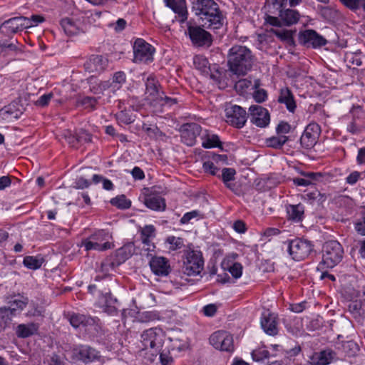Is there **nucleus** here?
<instances>
[{
	"instance_id": "obj_19",
	"label": "nucleus",
	"mask_w": 365,
	"mask_h": 365,
	"mask_svg": "<svg viewBox=\"0 0 365 365\" xmlns=\"http://www.w3.org/2000/svg\"><path fill=\"white\" fill-rule=\"evenodd\" d=\"M152 272L158 276H167L170 271V266L167 258L161 256L152 257L149 262Z\"/></svg>"
},
{
	"instance_id": "obj_20",
	"label": "nucleus",
	"mask_w": 365,
	"mask_h": 365,
	"mask_svg": "<svg viewBox=\"0 0 365 365\" xmlns=\"http://www.w3.org/2000/svg\"><path fill=\"white\" fill-rule=\"evenodd\" d=\"M108 65L107 58L101 55H93L85 63V69L89 73H101Z\"/></svg>"
},
{
	"instance_id": "obj_6",
	"label": "nucleus",
	"mask_w": 365,
	"mask_h": 365,
	"mask_svg": "<svg viewBox=\"0 0 365 365\" xmlns=\"http://www.w3.org/2000/svg\"><path fill=\"white\" fill-rule=\"evenodd\" d=\"M204 267L202 255L198 250H187L185 253L182 272L187 276L198 275Z\"/></svg>"
},
{
	"instance_id": "obj_35",
	"label": "nucleus",
	"mask_w": 365,
	"mask_h": 365,
	"mask_svg": "<svg viewBox=\"0 0 365 365\" xmlns=\"http://www.w3.org/2000/svg\"><path fill=\"white\" fill-rule=\"evenodd\" d=\"M43 261V258L41 255L26 256L24 257L23 263L29 269H36L41 267Z\"/></svg>"
},
{
	"instance_id": "obj_1",
	"label": "nucleus",
	"mask_w": 365,
	"mask_h": 365,
	"mask_svg": "<svg viewBox=\"0 0 365 365\" xmlns=\"http://www.w3.org/2000/svg\"><path fill=\"white\" fill-rule=\"evenodd\" d=\"M255 61V56L251 50L245 46L235 45L229 50L228 66L230 71L235 75H246L252 69Z\"/></svg>"
},
{
	"instance_id": "obj_31",
	"label": "nucleus",
	"mask_w": 365,
	"mask_h": 365,
	"mask_svg": "<svg viewBox=\"0 0 365 365\" xmlns=\"http://www.w3.org/2000/svg\"><path fill=\"white\" fill-rule=\"evenodd\" d=\"M68 320L74 328H78L81 326H87L88 324H91L93 322V320L91 317H88L83 314H71Z\"/></svg>"
},
{
	"instance_id": "obj_40",
	"label": "nucleus",
	"mask_w": 365,
	"mask_h": 365,
	"mask_svg": "<svg viewBox=\"0 0 365 365\" xmlns=\"http://www.w3.org/2000/svg\"><path fill=\"white\" fill-rule=\"evenodd\" d=\"M111 204L121 209L128 208L130 206V202L128 201L124 195L115 197L111 200Z\"/></svg>"
},
{
	"instance_id": "obj_3",
	"label": "nucleus",
	"mask_w": 365,
	"mask_h": 365,
	"mask_svg": "<svg viewBox=\"0 0 365 365\" xmlns=\"http://www.w3.org/2000/svg\"><path fill=\"white\" fill-rule=\"evenodd\" d=\"M164 333L160 328H151L143 332L140 336L139 348L143 351H148L151 355H156L162 347Z\"/></svg>"
},
{
	"instance_id": "obj_10",
	"label": "nucleus",
	"mask_w": 365,
	"mask_h": 365,
	"mask_svg": "<svg viewBox=\"0 0 365 365\" xmlns=\"http://www.w3.org/2000/svg\"><path fill=\"white\" fill-rule=\"evenodd\" d=\"M225 113L226 122L236 128H242L247 121V113L239 106L227 104Z\"/></svg>"
},
{
	"instance_id": "obj_2",
	"label": "nucleus",
	"mask_w": 365,
	"mask_h": 365,
	"mask_svg": "<svg viewBox=\"0 0 365 365\" xmlns=\"http://www.w3.org/2000/svg\"><path fill=\"white\" fill-rule=\"evenodd\" d=\"M192 9L200 16L202 26L217 29L222 26L223 17L213 0H196L192 2Z\"/></svg>"
},
{
	"instance_id": "obj_51",
	"label": "nucleus",
	"mask_w": 365,
	"mask_h": 365,
	"mask_svg": "<svg viewBox=\"0 0 365 365\" xmlns=\"http://www.w3.org/2000/svg\"><path fill=\"white\" fill-rule=\"evenodd\" d=\"M287 140V137L285 135H280L278 137H273L269 139V145L273 148H278L283 145Z\"/></svg>"
},
{
	"instance_id": "obj_27",
	"label": "nucleus",
	"mask_w": 365,
	"mask_h": 365,
	"mask_svg": "<svg viewBox=\"0 0 365 365\" xmlns=\"http://www.w3.org/2000/svg\"><path fill=\"white\" fill-rule=\"evenodd\" d=\"M144 204L147 207L155 211L164 210L165 208L164 199L158 195H150L145 197Z\"/></svg>"
},
{
	"instance_id": "obj_50",
	"label": "nucleus",
	"mask_w": 365,
	"mask_h": 365,
	"mask_svg": "<svg viewBox=\"0 0 365 365\" xmlns=\"http://www.w3.org/2000/svg\"><path fill=\"white\" fill-rule=\"evenodd\" d=\"M53 96V94L52 93L44 94L35 101V105L39 107H45L48 106Z\"/></svg>"
},
{
	"instance_id": "obj_45",
	"label": "nucleus",
	"mask_w": 365,
	"mask_h": 365,
	"mask_svg": "<svg viewBox=\"0 0 365 365\" xmlns=\"http://www.w3.org/2000/svg\"><path fill=\"white\" fill-rule=\"evenodd\" d=\"M273 33L276 36L282 41L287 42L292 41V33L291 31L276 29L273 30Z\"/></svg>"
},
{
	"instance_id": "obj_11",
	"label": "nucleus",
	"mask_w": 365,
	"mask_h": 365,
	"mask_svg": "<svg viewBox=\"0 0 365 365\" xmlns=\"http://www.w3.org/2000/svg\"><path fill=\"white\" fill-rule=\"evenodd\" d=\"M155 48L142 38L135 40L133 45L135 63H148L153 61Z\"/></svg>"
},
{
	"instance_id": "obj_17",
	"label": "nucleus",
	"mask_w": 365,
	"mask_h": 365,
	"mask_svg": "<svg viewBox=\"0 0 365 365\" xmlns=\"http://www.w3.org/2000/svg\"><path fill=\"white\" fill-rule=\"evenodd\" d=\"M319 132V127L316 123H310L305 128L300 138L302 146L310 149L316 144Z\"/></svg>"
},
{
	"instance_id": "obj_63",
	"label": "nucleus",
	"mask_w": 365,
	"mask_h": 365,
	"mask_svg": "<svg viewBox=\"0 0 365 365\" xmlns=\"http://www.w3.org/2000/svg\"><path fill=\"white\" fill-rule=\"evenodd\" d=\"M356 162L359 165L365 164V148H361L359 150Z\"/></svg>"
},
{
	"instance_id": "obj_57",
	"label": "nucleus",
	"mask_w": 365,
	"mask_h": 365,
	"mask_svg": "<svg viewBox=\"0 0 365 365\" xmlns=\"http://www.w3.org/2000/svg\"><path fill=\"white\" fill-rule=\"evenodd\" d=\"M253 97L258 103H262L267 98V92L264 89H258L254 92Z\"/></svg>"
},
{
	"instance_id": "obj_34",
	"label": "nucleus",
	"mask_w": 365,
	"mask_h": 365,
	"mask_svg": "<svg viewBox=\"0 0 365 365\" xmlns=\"http://www.w3.org/2000/svg\"><path fill=\"white\" fill-rule=\"evenodd\" d=\"M287 214L289 218L299 222L302 219L304 209L302 205L298 204L296 205H289L287 207Z\"/></svg>"
},
{
	"instance_id": "obj_24",
	"label": "nucleus",
	"mask_w": 365,
	"mask_h": 365,
	"mask_svg": "<svg viewBox=\"0 0 365 365\" xmlns=\"http://www.w3.org/2000/svg\"><path fill=\"white\" fill-rule=\"evenodd\" d=\"M167 6L178 14V21L181 23L187 19V10L185 0H164Z\"/></svg>"
},
{
	"instance_id": "obj_60",
	"label": "nucleus",
	"mask_w": 365,
	"mask_h": 365,
	"mask_svg": "<svg viewBox=\"0 0 365 365\" xmlns=\"http://www.w3.org/2000/svg\"><path fill=\"white\" fill-rule=\"evenodd\" d=\"M117 300L115 299L110 298V305H103V309L105 312H107L108 314H114L116 312V307L115 306Z\"/></svg>"
},
{
	"instance_id": "obj_39",
	"label": "nucleus",
	"mask_w": 365,
	"mask_h": 365,
	"mask_svg": "<svg viewBox=\"0 0 365 365\" xmlns=\"http://www.w3.org/2000/svg\"><path fill=\"white\" fill-rule=\"evenodd\" d=\"M115 264L111 259H106L101 262L99 272L103 275H108L115 269Z\"/></svg>"
},
{
	"instance_id": "obj_59",
	"label": "nucleus",
	"mask_w": 365,
	"mask_h": 365,
	"mask_svg": "<svg viewBox=\"0 0 365 365\" xmlns=\"http://www.w3.org/2000/svg\"><path fill=\"white\" fill-rule=\"evenodd\" d=\"M29 20L28 22V29L37 26L39 23H41L44 21V18L39 15H33L31 19L27 18Z\"/></svg>"
},
{
	"instance_id": "obj_32",
	"label": "nucleus",
	"mask_w": 365,
	"mask_h": 365,
	"mask_svg": "<svg viewBox=\"0 0 365 365\" xmlns=\"http://www.w3.org/2000/svg\"><path fill=\"white\" fill-rule=\"evenodd\" d=\"M202 145L205 148H212L221 146L219 137L215 134H211L207 131L202 136Z\"/></svg>"
},
{
	"instance_id": "obj_43",
	"label": "nucleus",
	"mask_w": 365,
	"mask_h": 365,
	"mask_svg": "<svg viewBox=\"0 0 365 365\" xmlns=\"http://www.w3.org/2000/svg\"><path fill=\"white\" fill-rule=\"evenodd\" d=\"M93 181L94 183L102 182L103 187L105 190H111L113 188V185L112 182L108 179L104 178L101 175H94L93 176Z\"/></svg>"
},
{
	"instance_id": "obj_30",
	"label": "nucleus",
	"mask_w": 365,
	"mask_h": 365,
	"mask_svg": "<svg viewBox=\"0 0 365 365\" xmlns=\"http://www.w3.org/2000/svg\"><path fill=\"white\" fill-rule=\"evenodd\" d=\"M281 20L286 26L296 24L299 19V14L293 9L281 10L279 14Z\"/></svg>"
},
{
	"instance_id": "obj_37",
	"label": "nucleus",
	"mask_w": 365,
	"mask_h": 365,
	"mask_svg": "<svg viewBox=\"0 0 365 365\" xmlns=\"http://www.w3.org/2000/svg\"><path fill=\"white\" fill-rule=\"evenodd\" d=\"M235 174L236 171L233 168H226L222 169L221 178L227 187L230 189L232 188V184L230 183V182L235 179Z\"/></svg>"
},
{
	"instance_id": "obj_56",
	"label": "nucleus",
	"mask_w": 365,
	"mask_h": 365,
	"mask_svg": "<svg viewBox=\"0 0 365 365\" xmlns=\"http://www.w3.org/2000/svg\"><path fill=\"white\" fill-rule=\"evenodd\" d=\"M203 169L206 173L212 175H217L218 169L215 166L212 161L207 160L203 163Z\"/></svg>"
},
{
	"instance_id": "obj_22",
	"label": "nucleus",
	"mask_w": 365,
	"mask_h": 365,
	"mask_svg": "<svg viewBox=\"0 0 365 365\" xmlns=\"http://www.w3.org/2000/svg\"><path fill=\"white\" fill-rule=\"evenodd\" d=\"M299 39L303 43L310 44L314 48L320 47L327 43V40L322 36L312 29L306 30L301 33L299 34Z\"/></svg>"
},
{
	"instance_id": "obj_58",
	"label": "nucleus",
	"mask_w": 365,
	"mask_h": 365,
	"mask_svg": "<svg viewBox=\"0 0 365 365\" xmlns=\"http://www.w3.org/2000/svg\"><path fill=\"white\" fill-rule=\"evenodd\" d=\"M42 313V308L38 305L32 303L30 305V309L27 312L28 316H40Z\"/></svg>"
},
{
	"instance_id": "obj_41",
	"label": "nucleus",
	"mask_w": 365,
	"mask_h": 365,
	"mask_svg": "<svg viewBox=\"0 0 365 365\" xmlns=\"http://www.w3.org/2000/svg\"><path fill=\"white\" fill-rule=\"evenodd\" d=\"M143 130L152 138L158 139L163 136V133L156 126H143Z\"/></svg>"
},
{
	"instance_id": "obj_49",
	"label": "nucleus",
	"mask_w": 365,
	"mask_h": 365,
	"mask_svg": "<svg viewBox=\"0 0 365 365\" xmlns=\"http://www.w3.org/2000/svg\"><path fill=\"white\" fill-rule=\"evenodd\" d=\"M64 137L66 142L72 147H76L78 143H80L78 133L75 135L72 134L71 131H66L64 134Z\"/></svg>"
},
{
	"instance_id": "obj_44",
	"label": "nucleus",
	"mask_w": 365,
	"mask_h": 365,
	"mask_svg": "<svg viewBox=\"0 0 365 365\" xmlns=\"http://www.w3.org/2000/svg\"><path fill=\"white\" fill-rule=\"evenodd\" d=\"M97 103V98L94 97L86 96L78 100V104L84 106L86 108L93 109Z\"/></svg>"
},
{
	"instance_id": "obj_9",
	"label": "nucleus",
	"mask_w": 365,
	"mask_h": 365,
	"mask_svg": "<svg viewBox=\"0 0 365 365\" xmlns=\"http://www.w3.org/2000/svg\"><path fill=\"white\" fill-rule=\"evenodd\" d=\"M313 250L310 242L300 239L291 240L288 245V252L293 259L300 261L307 257Z\"/></svg>"
},
{
	"instance_id": "obj_47",
	"label": "nucleus",
	"mask_w": 365,
	"mask_h": 365,
	"mask_svg": "<svg viewBox=\"0 0 365 365\" xmlns=\"http://www.w3.org/2000/svg\"><path fill=\"white\" fill-rule=\"evenodd\" d=\"M340 1L351 11H357L361 9L362 0H340Z\"/></svg>"
},
{
	"instance_id": "obj_23",
	"label": "nucleus",
	"mask_w": 365,
	"mask_h": 365,
	"mask_svg": "<svg viewBox=\"0 0 365 365\" xmlns=\"http://www.w3.org/2000/svg\"><path fill=\"white\" fill-rule=\"evenodd\" d=\"M261 327L269 335L274 336L278 333L277 320L275 314L264 313L261 318Z\"/></svg>"
},
{
	"instance_id": "obj_36",
	"label": "nucleus",
	"mask_w": 365,
	"mask_h": 365,
	"mask_svg": "<svg viewBox=\"0 0 365 365\" xmlns=\"http://www.w3.org/2000/svg\"><path fill=\"white\" fill-rule=\"evenodd\" d=\"M259 86V81L256 80L254 85L252 81L248 78L240 79L236 82L235 85V90L240 94H243L247 91L250 87L257 88Z\"/></svg>"
},
{
	"instance_id": "obj_64",
	"label": "nucleus",
	"mask_w": 365,
	"mask_h": 365,
	"mask_svg": "<svg viewBox=\"0 0 365 365\" xmlns=\"http://www.w3.org/2000/svg\"><path fill=\"white\" fill-rule=\"evenodd\" d=\"M43 365H63L61 360L56 356L51 357L43 362Z\"/></svg>"
},
{
	"instance_id": "obj_62",
	"label": "nucleus",
	"mask_w": 365,
	"mask_h": 365,
	"mask_svg": "<svg viewBox=\"0 0 365 365\" xmlns=\"http://www.w3.org/2000/svg\"><path fill=\"white\" fill-rule=\"evenodd\" d=\"M155 228L153 225H147L145 226L141 232V235L143 237H152L154 236Z\"/></svg>"
},
{
	"instance_id": "obj_16",
	"label": "nucleus",
	"mask_w": 365,
	"mask_h": 365,
	"mask_svg": "<svg viewBox=\"0 0 365 365\" xmlns=\"http://www.w3.org/2000/svg\"><path fill=\"white\" fill-rule=\"evenodd\" d=\"M250 120L257 126L263 128L269 123V115L268 111L259 105L251 106L249 108Z\"/></svg>"
},
{
	"instance_id": "obj_5",
	"label": "nucleus",
	"mask_w": 365,
	"mask_h": 365,
	"mask_svg": "<svg viewBox=\"0 0 365 365\" xmlns=\"http://www.w3.org/2000/svg\"><path fill=\"white\" fill-rule=\"evenodd\" d=\"M91 19H93V14L87 12L81 16L62 19L61 26L67 35L74 36L79 33L85 32L87 24L91 23Z\"/></svg>"
},
{
	"instance_id": "obj_46",
	"label": "nucleus",
	"mask_w": 365,
	"mask_h": 365,
	"mask_svg": "<svg viewBox=\"0 0 365 365\" xmlns=\"http://www.w3.org/2000/svg\"><path fill=\"white\" fill-rule=\"evenodd\" d=\"M355 230L358 234L365 235V210L361 213V216L354 224Z\"/></svg>"
},
{
	"instance_id": "obj_7",
	"label": "nucleus",
	"mask_w": 365,
	"mask_h": 365,
	"mask_svg": "<svg viewBox=\"0 0 365 365\" xmlns=\"http://www.w3.org/2000/svg\"><path fill=\"white\" fill-rule=\"evenodd\" d=\"M111 237L109 232L100 230L93 235L89 240L83 241V245L86 250L104 251L112 247V244L110 242Z\"/></svg>"
},
{
	"instance_id": "obj_52",
	"label": "nucleus",
	"mask_w": 365,
	"mask_h": 365,
	"mask_svg": "<svg viewBox=\"0 0 365 365\" xmlns=\"http://www.w3.org/2000/svg\"><path fill=\"white\" fill-rule=\"evenodd\" d=\"M361 173H359L358 171H354L351 173L346 178V182L354 185H355L358 180L361 179Z\"/></svg>"
},
{
	"instance_id": "obj_21",
	"label": "nucleus",
	"mask_w": 365,
	"mask_h": 365,
	"mask_svg": "<svg viewBox=\"0 0 365 365\" xmlns=\"http://www.w3.org/2000/svg\"><path fill=\"white\" fill-rule=\"evenodd\" d=\"M8 306L6 307L15 317L20 314L29 304L28 297L21 294H15L6 298Z\"/></svg>"
},
{
	"instance_id": "obj_33",
	"label": "nucleus",
	"mask_w": 365,
	"mask_h": 365,
	"mask_svg": "<svg viewBox=\"0 0 365 365\" xmlns=\"http://www.w3.org/2000/svg\"><path fill=\"white\" fill-rule=\"evenodd\" d=\"M15 316L6 307H0V331L9 327Z\"/></svg>"
},
{
	"instance_id": "obj_42",
	"label": "nucleus",
	"mask_w": 365,
	"mask_h": 365,
	"mask_svg": "<svg viewBox=\"0 0 365 365\" xmlns=\"http://www.w3.org/2000/svg\"><path fill=\"white\" fill-rule=\"evenodd\" d=\"M166 242L170 245V249L176 250L182 247L184 243L182 238L170 236L167 238Z\"/></svg>"
},
{
	"instance_id": "obj_25",
	"label": "nucleus",
	"mask_w": 365,
	"mask_h": 365,
	"mask_svg": "<svg viewBox=\"0 0 365 365\" xmlns=\"http://www.w3.org/2000/svg\"><path fill=\"white\" fill-rule=\"evenodd\" d=\"M334 356L335 353L330 349L314 353L310 358V364L311 365H327L331 362Z\"/></svg>"
},
{
	"instance_id": "obj_18",
	"label": "nucleus",
	"mask_w": 365,
	"mask_h": 365,
	"mask_svg": "<svg viewBox=\"0 0 365 365\" xmlns=\"http://www.w3.org/2000/svg\"><path fill=\"white\" fill-rule=\"evenodd\" d=\"M200 132V125L195 123L184 124L180 128L182 141L190 146L194 145L195 139Z\"/></svg>"
},
{
	"instance_id": "obj_61",
	"label": "nucleus",
	"mask_w": 365,
	"mask_h": 365,
	"mask_svg": "<svg viewBox=\"0 0 365 365\" xmlns=\"http://www.w3.org/2000/svg\"><path fill=\"white\" fill-rule=\"evenodd\" d=\"M217 311V307L215 304H208L204 307L203 308V312L205 315L207 317H212L213 316Z\"/></svg>"
},
{
	"instance_id": "obj_54",
	"label": "nucleus",
	"mask_w": 365,
	"mask_h": 365,
	"mask_svg": "<svg viewBox=\"0 0 365 365\" xmlns=\"http://www.w3.org/2000/svg\"><path fill=\"white\" fill-rule=\"evenodd\" d=\"M201 215L200 212L197 210H193L192 212H189L185 213L180 220L181 223L185 224L190 221L191 219L200 217Z\"/></svg>"
},
{
	"instance_id": "obj_53",
	"label": "nucleus",
	"mask_w": 365,
	"mask_h": 365,
	"mask_svg": "<svg viewBox=\"0 0 365 365\" xmlns=\"http://www.w3.org/2000/svg\"><path fill=\"white\" fill-rule=\"evenodd\" d=\"M229 271L235 278H239L242 275V267L240 263H234Z\"/></svg>"
},
{
	"instance_id": "obj_28",
	"label": "nucleus",
	"mask_w": 365,
	"mask_h": 365,
	"mask_svg": "<svg viewBox=\"0 0 365 365\" xmlns=\"http://www.w3.org/2000/svg\"><path fill=\"white\" fill-rule=\"evenodd\" d=\"M38 325L35 323L21 324L16 329V334L20 338H27L38 331Z\"/></svg>"
},
{
	"instance_id": "obj_12",
	"label": "nucleus",
	"mask_w": 365,
	"mask_h": 365,
	"mask_svg": "<svg viewBox=\"0 0 365 365\" xmlns=\"http://www.w3.org/2000/svg\"><path fill=\"white\" fill-rule=\"evenodd\" d=\"M158 83L153 77H148L145 82V101L153 107L159 106L162 103V98L164 95L163 91L158 89Z\"/></svg>"
},
{
	"instance_id": "obj_14",
	"label": "nucleus",
	"mask_w": 365,
	"mask_h": 365,
	"mask_svg": "<svg viewBox=\"0 0 365 365\" xmlns=\"http://www.w3.org/2000/svg\"><path fill=\"white\" fill-rule=\"evenodd\" d=\"M29 20L27 17L18 16L11 18L2 23L0 29H2V33L6 35L15 34L19 31L28 29Z\"/></svg>"
},
{
	"instance_id": "obj_15",
	"label": "nucleus",
	"mask_w": 365,
	"mask_h": 365,
	"mask_svg": "<svg viewBox=\"0 0 365 365\" xmlns=\"http://www.w3.org/2000/svg\"><path fill=\"white\" fill-rule=\"evenodd\" d=\"M187 33L192 42L197 46H209L212 42L210 34L200 26L188 25Z\"/></svg>"
},
{
	"instance_id": "obj_55",
	"label": "nucleus",
	"mask_w": 365,
	"mask_h": 365,
	"mask_svg": "<svg viewBox=\"0 0 365 365\" xmlns=\"http://www.w3.org/2000/svg\"><path fill=\"white\" fill-rule=\"evenodd\" d=\"M156 318V314L152 312H144L139 314L138 319L142 322L153 321Z\"/></svg>"
},
{
	"instance_id": "obj_48",
	"label": "nucleus",
	"mask_w": 365,
	"mask_h": 365,
	"mask_svg": "<svg viewBox=\"0 0 365 365\" xmlns=\"http://www.w3.org/2000/svg\"><path fill=\"white\" fill-rule=\"evenodd\" d=\"M269 351L265 349H257L252 352V357L253 360L256 361H262L264 359L268 358Z\"/></svg>"
},
{
	"instance_id": "obj_4",
	"label": "nucleus",
	"mask_w": 365,
	"mask_h": 365,
	"mask_svg": "<svg viewBox=\"0 0 365 365\" xmlns=\"http://www.w3.org/2000/svg\"><path fill=\"white\" fill-rule=\"evenodd\" d=\"M343 255L344 250L339 242L328 241L323 246L321 265H324L327 268H333L341 261Z\"/></svg>"
},
{
	"instance_id": "obj_26",
	"label": "nucleus",
	"mask_w": 365,
	"mask_h": 365,
	"mask_svg": "<svg viewBox=\"0 0 365 365\" xmlns=\"http://www.w3.org/2000/svg\"><path fill=\"white\" fill-rule=\"evenodd\" d=\"M278 101L286 105L287 110L294 112L296 108V103L291 91L288 88L280 90Z\"/></svg>"
},
{
	"instance_id": "obj_13",
	"label": "nucleus",
	"mask_w": 365,
	"mask_h": 365,
	"mask_svg": "<svg viewBox=\"0 0 365 365\" xmlns=\"http://www.w3.org/2000/svg\"><path fill=\"white\" fill-rule=\"evenodd\" d=\"M210 342L216 349L232 351L234 349L233 338L230 334L225 331H217L210 337Z\"/></svg>"
},
{
	"instance_id": "obj_8",
	"label": "nucleus",
	"mask_w": 365,
	"mask_h": 365,
	"mask_svg": "<svg viewBox=\"0 0 365 365\" xmlns=\"http://www.w3.org/2000/svg\"><path fill=\"white\" fill-rule=\"evenodd\" d=\"M125 82V73L123 71H117L113 73L110 80L100 82L98 87H93L91 91L95 94L101 93L106 90H109L113 93H115L122 88Z\"/></svg>"
},
{
	"instance_id": "obj_29",
	"label": "nucleus",
	"mask_w": 365,
	"mask_h": 365,
	"mask_svg": "<svg viewBox=\"0 0 365 365\" xmlns=\"http://www.w3.org/2000/svg\"><path fill=\"white\" fill-rule=\"evenodd\" d=\"M76 351H78L80 359L86 363L94 361L99 357L98 352L90 346H81Z\"/></svg>"
},
{
	"instance_id": "obj_38",
	"label": "nucleus",
	"mask_w": 365,
	"mask_h": 365,
	"mask_svg": "<svg viewBox=\"0 0 365 365\" xmlns=\"http://www.w3.org/2000/svg\"><path fill=\"white\" fill-rule=\"evenodd\" d=\"M2 48V56H10L16 54L19 49L17 46L13 43H8L6 42L1 43Z\"/></svg>"
}]
</instances>
